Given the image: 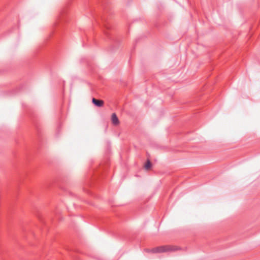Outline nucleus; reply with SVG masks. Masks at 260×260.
I'll return each instance as SVG.
<instances>
[{
    "instance_id": "nucleus-1",
    "label": "nucleus",
    "mask_w": 260,
    "mask_h": 260,
    "mask_svg": "<svg viewBox=\"0 0 260 260\" xmlns=\"http://www.w3.org/2000/svg\"><path fill=\"white\" fill-rule=\"evenodd\" d=\"M177 250L176 247L171 245H164L159 247L153 248L151 249H147L145 250L152 253H161L169 251H173Z\"/></svg>"
},
{
    "instance_id": "nucleus-2",
    "label": "nucleus",
    "mask_w": 260,
    "mask_h": 260,
    "mask_svg": "<svg viewBox=\"0 0 260 260\" xmlns=\"http://www.w3.org/2000/svg\"><path fill=\"white\" fill-rule=\"evenodd\" d=\"M92 102L93 104L98 107H102L104 105V102L102 100H97L95 98H93Z\"/></svg>"
},
{
    "instance_id": "nucleus-3",
    "label": "nucleus",
    "mask_w": 260,
    "mask_h": 260,
    "mask_svg": "<svg viewBox=\"0 0 260 260\" xmlns=\"http://www.w3.org/2000/svg\"><path fill=\"white\" fill-rule=\"evenodd\" d=\"M111 120L114 125H117L119 124V120L115 113H113L112 115Z\"/></svg>"
},
{
    "instance_id": "nucleus-4",
    "label": "nucleus",
    "mask_w": 260,
    "mask_h": 260,
    "mask_svg": "<svg viewBox=\"0 0 260 260\" xmlns=\"http://www.w3.org/2000/svg\"><path fill=\"white\" fill-rule=\"evenodd\" d=\"M151 164L150 160H148L145 165V168L146 170H148L151 168Z\"/></svg>"
},
{
    "instance_id": "nucleus-5",
    "label": "nucleus",
    "mask_w": 260,
    "mask_h": 260,
    "mask_svg": "<svg viewBox=\"0 0 260 260\" xmlns=\"http://www.w3.org/2000/svg\"><path fill=\"white\" fill-rule=\"evenodd\" d=\"M105 27H106L107 29H108V28H108V27L107 26H106V25H105Z\"/></svg>"
}]
</instances>
